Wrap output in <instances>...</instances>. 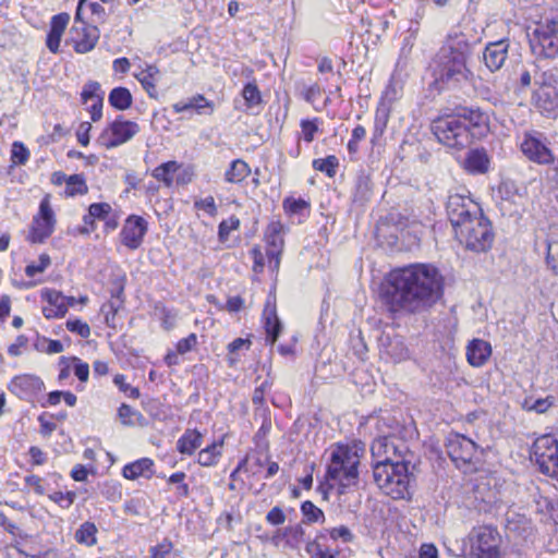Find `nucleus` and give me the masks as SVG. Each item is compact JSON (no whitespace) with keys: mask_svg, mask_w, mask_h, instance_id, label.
<instances>
[{"mask_svg":"<svg viewBox=\"0 0 558 558\" xmlns=\"http://www.w3.org/2000/svg\"><path fill=\"white\" fill-rule=\"evenodd\" d=\"M195 208L206 211L210 216H216L217 207L213 196H207L202 199H197L194 203Z\"/></svg>","mask_w":558,"mask_h":558,"instance_id":"052dcab7","label":"nucleus"},{"mask_svg":"<svg viewBox=\"0 0 558 558\" xmlns=\"http://www.w3.org/2000/svg\"><path fill=\"white\" fill-rule=\"evenodd\" d=\"M186 475L184 472H177L169 476L168 483L177 484V495L179 497H187L190 494V488L186 483H184Z\"/></svg>","mask_w":558,"mask_h":558,"instance_id":"49530a36","label":"nucleus"},{"mask_svg":"<svg viewBox=\"0 0 558 558\" xmlns=\"http://www.w3.org/2000/svg\"><path fill=\"white\" fill-rule=\"evenodd\" d=\"M111 206L108 203H94L89 205L88 213L94 219L105 220L111 213Z\"/></svg>","mask_w":558,"mask_h":558,"instance_id":"864d4df0","label":"nucleus"},{"mask_svg":"<svg viewBox=\"0 0 558 558\" xmlns=\"http://www.w3.org/2000/svg\"><path fill=\"white\" fill-rule=\"evenodd\" d=\"M265 464V460L259 454H253L245 457L238 465V468L232 472L231 476L233 477L236 472L244 471L251 473L252 475H256Z\"/></svg>","mask_w":558,"mask_h":558,"instance_id":"473e14b6","label":"nucleus"},{"mask_svg":"<svg viewBox=\"0 0 558 558\" xmlns=\"http://www.w3.org/2000/svg\"><path fill=\"white\" fill-rule=\"evenodd\" d=\"M100 89V85L97 82H90L86 84L82 92V99L84 104H87L89 100L95 101L97 97V92Z\"/></svg>","mask_w":558,"mask_h":558,"instance_id":"e2e57ef3","label":"nucleus"},{"mask_svg":"<svg viewBox=\"0 0 558 558\" xmlns=\"http://www.w3.org/2000/svg\"><path fill=\"white\" fill-rule=\"evenodd\" d=\"M70 21V15L68 13H61L54 15L51 20L50 32H57L59 34H63L68 23Z\"/></svg>","mask_w":558,"mask_h":558,"instance_id":"bf43d9fd","label":"nucleus"},{"mask_svg":"<svg viewBox=\"0 0 558 558\" xmlns=\"http://www.w3.org/2000/svg\"><path fill=\"white\" fill-rule=\"evenodd\" d=\"M118 414L123 424H132V417L140 415V413L133 410L130 405L123 403L118 410Z\"/></svg>","mask_w":558,"mask_h":558,"instance_id":"774afa93","label":"nucleus"},{"mask_svg":"<svg viewBox=\"0 0 558 558\" xmlns=\"http://www.w3.org/2000/svg\"><path fill=\"white\" fill-rule=\"evenodd\" d=\"M28 149L22 143L14 142L11 150L12 162L16 165H25L28 160Z\"/></svg>","mask_w":558,"mask_h":558,"instance_id":"de8ad7c7","label":"nucleus"},{"mask_svg":"<svg viewBox=\"0 0 558 558\" xmlns=\"http://www.w3.org/2000/svg\"><path fill=\"white\" fill-rule=\"evenodd\" d=\"M533 456L539 471L548 476H558V441L550 435L537 438L533 445Z\"/></svg>","mask_w":558,"mask_h":558,"instance_id":"9d476101","label":"nucleus"},{"mask_svg":"<svg viewBox=\"0 0 558 558\" xmlns=\"http://www.w3.org/2000/svg\"><path fill=\"white\" fill-rule=\"evenodd\" d=\"M97 527L92 522H84L75 532V539L80 544L94 546L97 543Z\"/></svg>","mask_w":558,"mask_h":558,"instance_id":"f704fd0d","label":"nucleus"},{"mask_svg":"<svg viewBox=\"0 0 558 558\" xmlns=\"http://www.w3.org/2000/svg\"><path fill=\"white\" fill-rule=\"evenodd\" d=\"M520 149L531 162L539 166H550L555 162V155L550 148L548 137L535 130L525 131L522 135Z\"/></svg>","mask_w":558,"mask_h":558,"instance_id":"6e6552de","label":"nucleus"},{"mask_svg":"<svg viewBox=\"0 0 558 558\" xmlns=\"http://www.w3.org/2000/svg\"><path fill=\"white\" fill-rule=\"evenodd\" d=\"M546 264L554 274L558 275V236H551L547 242Z\"/></svg>","mask_w":558,"mask_h":558,"instance_id":"ea45409f","label":"nucleus"},{"mask_svg":"<svg viewBox=\"0 0 558 558\" xmlns=\"http://www.w3.org/2000/svg\"><path fill=\"white\" fill-rule=\"evenodd\" d=\"M148 230V222L141 216H129L121 229L120 240L121 243L128 248L137 250L144 240Z\"/></svg>","mask_w":558,"mask_h":558,"instance_id":"dca6fc26","label":"nucleus"},{"mask_svg":"<svg viewBox=\"0 0 558 558\" xmlns=\"http://www.w3.org/2000/svg\"><path fill=\"white\" fill-rule=\"evenodd\" d=\"M242 97L245 101L246 110H251L262 104V94L255 83H247L242 89Z\"/></svg>","mask_w":558,"mask_h":558,"instance_id":"c9c22d12","label":"nucleus"},{"mask_svg":"<svg viewBox=\"0 0 558 558\" xmlns=\"http://www.w3.org/2000/svg\"><path fill=\"white\" fill-rule=\"evenodd\" d=\"M302 513L308 523L324 521V512L312 501H304L301 506Z\"/></svg>","mask_w":558,"mask_h":558,"instance_id":"79ce46f5","label":"nucleus"},{"mask_svg":"<svg viewBox=\"0 0 558 558\" xmlns=\"http://www.w3.org/2000/svg\"><path fill=\"white\" fill-rule=\"evenodd\" d=\"M360 454L355 448L339 445L330 452L326 477L339 486V493L353 487L359 480Z\"/></svg>","mask_w":558,"mask_h":558,"instance_id":"20e7f679","label":"nucleus"},{"mask_svg":"<svg viewBox=\"0 0 558 558\" xmlns=\"http://www.w3.org/2000/svg\"><path fill=\"white\" fill-rule=\"evenodd\" d=\"M197 343V337L195 333L189 335L186 338L179 340L177 343V351L180 354H184L191 351Z\"/></svg>","mask_w":558,"mask_h":558,"instance_id":"0e129e2a","label":"nucleus"},{"mask_svg":"<svg viewBox=\"0 0 558 558\" xmlns=\"http://www.w3.org/2000/svg\"><path fill=\"white\" fill-rule=\"evenodd\" d=\"M442 277L429 264H412L392 270L384 293L395 314H417L430 308L442 295Z\"/></svg>","mask_w":558,"mask_h":558,"instance_id":"f257e3e1","label":"nucleus"},{"mask_svg":"<svg viewBox=\"0 0 558 558\" xmlns=\"http://www.w3.org/2000/svg\"><path fill=\"white\" fill-rule=\"evenodd\" d=\"M138 132L140 125L136 122L118 118L102 132L99 141L106 148H113L129 142Z\"/></svg>","mask_w":558,"mask_h":558,"instance_id":"f8f14e48","label":"nucleus"},{"mask_svg":"<svg viewBox=\"0 0 558 558\" xmlns=\"http://www.w3.org/2000/svg\"><path fill=\"white\" fill-rule=\"evenodd\" d=\"M490 354V344L482 339L472 340L466 348L468 362L475 367L484 365L489 359Z\"/></svg>","mask_w":558,"mask_h":558,"instance_id":"4be33fe9","label":"nucleus"},{"mask_svg":"<svg viewBox=\"0 0 558 558\" xmlns=\"http://www.w3.org/2000/svg\"><path fill=\"white\" fill-rule=\"evenodd\" d=\"M469 46L457 41L445 45L437 54L440 77L447 82H461L469 78L471 72L466 68Z\"/></svg>","mask_w":558,"mask_h":558,"instance_id":"39448f33","label":"nucleus"},{"mask_svg":"<svg viewBox=\"0 0 558 558\" xmlns=\"http://www.w3.org/2000/svg\"><path fill=\"white\" fill-rule=\"evenodd\" d=\"M509 43L506 39L493 41L486 45L483 51V61L490 72L501 69L508 57Z\"/></svg>","mask_w":558,"mask_h":558,"instance_id":"6ab92c4d","label":"nucleus"},{"mask_svg":"<svg viewBox=\"0 0 558 558\" xmlns=\"http://www.w3.org/2000/svg\"><path fill=\"white\" fill-rule=\"evenodd\" d=\"M458 241L473 252H486L492 247L494 232L490 221L481 214L454 231Z\"/></svg>","mask_w":558,"mask_h":558,"instance_id":"0eeeda50","label":"nucleus"},{"mask_svg":"<svg viewBox=\"0 0 558 558\" xmlns=\"http://www.w3.org/2000/svg\"><path fill=\"white\" fill-rule=\"evenodd\" d=\"M121 293H122V290L118 291L116 295L112 294V299L101 306V312L105 315V320H106L107 325H110V318L113 319L118 310L122 305V300L120 299Z\"/></svg>","mask_w":558,"mask_h":558,"instance_id":"a19ab883","label":"nucleus"},{"mask_svg":"<svg viewBox=\"0 0 558 558\" xmlns=\"http://www.w3.org/2000/svg\"><path fill=\"white\" fill-rule=\"evenodd\" d=\"M251 173L248 165L242 160H233L225 173V180L229 183H240Z\"/></svg>","mask_w":558,"mask_h":558,"instance_id":"7c9ffc66","label":"nucleus"},{"mask_svg":"<svg viewBox=\"0 0 558 558\" xmlns=\"http://www.w3.org/2000/svg\"><path fill=\"white\" fill-rule=\"evenodd\" d=\"M89 11L90 16L89 21L93 24H102L107 20V12L104 8V5L97 1L93 0H86V3L82 5V11H80L78 16V7L76 8L75 12V20L84 19L85 12Z\"/></svg>","mask_w":558,"mask_h":558,"instance_id":"c85d7f7f","label":"nucleus"},{"mask_svg":"<svg viewBox=\"0 0 558 558\" xmlns=\"http://www.w3.org/2000/svg\"><path fill=\"white\" fill-rule=\"evenodd\" d=\"M264 327L266 340L274 344L281 331V323L277 316L276 305L270 300H267L264 308Z\"/></svg>","mask_w":558,"mask_h":558,"instance_id":"5701e85b","label":"nucleus"},{"mask_svg":"<svg viewBox=\"0 0 558 558\" xmlns=\"http://www.w3.org/2000/svg\"><path fill=\"white\" fill-rule=\"evenodd\" d=\"M135 77L150 97L156 96V84L159 78V70L156 65H146L145 69L135 74Z\"/></svg>","mask_w":558,"mask_h":558,"instance_id":"cd10ccee","label":"nucleus"},{"mask_svg":"<svg viewBox=\"0 0 558 558\" xmlns=\"http://www.w3.org/2000/svg\"><path fill=\"white\" fill-rule=\"evenodd\" d=\"M301 129L303 140L307 143L313 142L315 133L318 131L316 120H302Z\"/></svg>","mask_w":558,"mask_h":558,"instance_id":"4d7b16f0","label":"nucleus"},{"mask_svg":"<svg viewBox=\"0 0 558 558\" xmlns=\"http://www.w3.org/2000/svg\"><path fill=\"white\" fill-rule=\"evenodd\" d=\"M446 209L453 231L483 214L481 206L470 195L460 193H453L448 196Z\"/></svg>","mask_w":558,"mask_h":558,"instance_id":"1a4fd4ad","label":"nucleus"},{"mask_svg":"<svg viewBox=\"0 0 558 558\" xmlns=\"http://www.w3.org/2000/svg\"><path fill=\"white\" fill-rule=\"evenodd\" d=\"M324 537V533L317 535L316 539L306 544L305 550L311 558H327L331 553L328 549L323 548L319 539Z\"/></svg>","mask_w":558,"mask_h":558,"instance_id":"c03bdc74","label":"nucleus"},{"mask_svg":"<svg viewBox=\"0 0 558 558\" xmlns=\"http://www.w3.org/2000/svg\"><path fill=\"white\" fill-rule=\"evenodd\" d=\"M172 549V543L166 538L150 548V558H170Z\"/></svg>","mask_w":558,"mask_h":558,"instance_id":"09e8293b","label":"nucleus"},{"mask_svg":"<svg viewBox=\"0 0 558 558\" xmlns=\"http://www.w3.org/2000/svg\"><path fill=\"white\" fill-rule=\"evenodd\" d=\"M56 216L50 205V195L41 199L38 214L34 216L28 239L33 243L45 242L54 231Z\"/></svg>","mask_w":558,"mask_h":558,"instance_id":"9b49d317","label":"nucleus"},{"mask_svg":"<svg viewBox=\"0 0 558 558\" xmlns=\"http://www.w3.org/2000/svg\"><path fill=\"white\" fill-rule=\"evenodd\" d=\"M109 104L118 110H126L132 106L131 92L125 87L113 88L108 97Z\"/></svg>","mask_w":558,"mask_h":558,"instance_id":"2f4dec72","label":"nucleus"},{"mask_svg":"<svg viewBox=\"0 0 558 558\" xmlns=\"http://www.w3.org/2000/svg\"><path fill=\"white\" fill-rule=\"evenodd\" d=\"M214 102L207 100L203 95L194 96V111L197 114H211L214 112Z\"/></svg>","mask_w":558,"mask_h":558,"instance_id":"8fccbe9b","label":"nucleus"},{"mask_svg":"<svg viewBox=\"0 0 558 558\" xmlns=\"http://www.w3.org/2000/svg\"><path fill=\"white\" fill-rule=\"evenodd\" d=\"M373 477L377 487L392 499L410 498L409 463L403 460H396L395 463L376 461L373 468Z\"/></svg>","mask_w":558,"mask_h":558,"instance_id":"7ed1b4c3","label":"nucleus"},{"mask_svg":"<svg viewBox=\"0 0 558 558\" xmlns=\"http://www.w3.org/2000/svg\"><path fill=\"white\" fill-rule=\"evenodd\" d=\"M534 56L554 59L558 56V14L536 22L527 34Z\"/></svg>","mask_w":558,"mask_h":558,"instance_id":"423d86ee","label":"nucleus"},{"mask_svg":"<svg viewBox=\"0 0 558 558\" xmlns=\"http://www.w3.org/2000/svg\"><path fill=\"white\" fill-rule=\"evenodd\" d=\"M41 298L48 303L43 308V314L47 319L61 318L66 314L69 306L75 305V298L64 296L61 292L52 289H44Z\"/></svg>","mask_w":558,"mask_h":558,"instance_id":"f3484780","label":"nucleus"},{"mask_svg":"<svg viewBox=\"0 0 558 558\" xmlns=\"http://www.w3.org/2000/svg\"><path fill=\"white\" fill-rule=\"evenodd\" d=\"M338 166V158L333 155H330L326 158H318L313 160V168L317 171L326 173L329 178L336 175Z\"/></svg>","mask_w":558,"mask_h":558,"instance_id":"4c0bfd02","label":"nucleus"},{"mask_svg":"<svg viewBox=\"0 0 558 558\" xmlns=\"http://www.w3.org/2000/svg\"><path fill=\"white\" fill-rule=\"evenodd\" d=\"M74 497H75L74 493H71V492H69V493L58 492V493H54L51 496V499L53 501L58 502L61 507L69 508L73 504Z\"/></svg>","mask_w":558,"mask_h":558,"instance_id":"338daca9","label":"nucleus"},{"mask_svg":"<svg viewBox=\"0 0 558 558\" xmlns=\"http://www.w3.org/2000/svg\"><path fill=\"white\" fill-rule=\"evenodd\" d=\"M239 218L231 216L230 218L222 220L218 227V238L220 242H226L229 239L230 232L239 229Z\"/></svg>","mask_w":558,"mask_h":558,"instance_id":"37998d69","label":"nucleus"},{"mask_svg":"<svg viewBox=\"0 0 558 558\" xmlns=\"http://www.w3.org/2000/svg\"><path fill=\"white\" fill-rule=\"evenodd\" d=\"M536 88H558V72L555 69L536 71L534 74Z\"/></svg>","mask_w":558,"mask_h":558,"instance_id":"72a5a7b5","label":"nucleus"},{"mask_svg":"<svg viewBox=\"0 0 558 558\" xmlns=\"http://www.w3.org/2000/svg\"><path fill=\"white\" fill-rule=\"evenodd\" d=\"M329 534L330 538L333 541L341 539L344 543H350L353 539V534L349 527L344 525H340L338 527H332L326 530Z\"/></svg>","mask_w":558,"mask_h":558,"instance_id":"603ef678","label":"nucleus"},{"mask_svg":"<svg viewBox=\"0 0 558 558\" xmlns=\"http://www.w3.org/2000/svg\"><path fill=\"white\" fill-rule=\"evenodd\" d=\"M179 169L177 161L165 162L153 171V177L158 181L165 182L167 185L172 183V174Z\"/></svg>","mask_w":558,"mask_h":558,"instance_id":"58836bf2","label":"nucleus"},{"mask_svg":"<svg viewBox=\"0 0 558 558\" xmlns=\"http://www.w3.org/2000/svg\"><path fill=\"white\" fill-rule=\"evenodd\" d=\"M66 328L71 332L77 333L82 338H88L90 336V328H89V326L86 323H84V322H82L80 319L68 320L66 322Z\"/></svg>","mask_w":558,"mask_h":558,"instance_id":"6e6d98bb","label":"nucleus"},{"mask_svg":"<svg viewBox=\"0 0 558 558\" xmlns=\"http://www.w3.org/2000/svg\"><path fill=\"white\" fill-rule=\"evenodd\" d=\"M83 222H84V226L77 227L74 230V233H78V234H83V235H88V234H90L96 229L95 219L93 218V216H90L89 213H87L83 217Z\"/></svg>","mask_w":558,"mask_h":558,"instance_id":"69168bd1","label":"nucleus"},{"mask_svg":"<svg viewBox=\"0 0 558 558\" xmlns=\"http://www.w3.org/2000/svg\"><path fill=\"white\" fill-rule=\"evenodd\" d=\"M100 32L96 25L85 22L84 19L75 20L70 29L71 41L77 53H87L92 51L99 39Z\"/></svg>","mask_w":558,"mask_h":558,"instance_id":"4468645a","label":"nucleus"},{"mask_svg":"<svg viewBox=\"0 0 558 558\" xmlns=\"http://www.w3.org/2000/svg\"><path fill=\"white\" fill-rule=\"evenodd\" d=\"M371 451L373 457L380 459L379 461H387L388 463H395V457L398 454V447L395 440L390 437H379L372 444Z\"/></svg>","mask_w":558,"mask_h":558,"instance_id":"b1692460","label":"nucleus"},{"mask_svg":"<svg viewBox=\"0 0 558 558\" xmlns=\"http://www.w3.org/2000/svg\"><path fill=\"white\" fill-rule=\"evenodd\" d=\"M153 460L148 458H143L135 462L126 464L122 470V474L128 480H136L140 476L150 477L153 474Z\"/></svg>","mask_w":558,"mask_h":558,"instance_id":"bb28decb","label":"nucleus"},{"mask_svg":"<svg viewBox=\"0 0 558 558\" xmlns=\"http://www.w3.org/2000/svg\"><path fill=\"white\" fill-rule=\"evenodd\" d=\"M283 207L290 214H301L308 207V203L302 198L288 197L283 202Z\"/></svg>","mask_w":558,"mask_h":558,"instance_id":"3c124183","label":"nucleus"},{"mask_svg":"<svg viewBox=\"0 0 558 558\" xmlns=\"http://www.w3.org/2000/svg\"><path fill=\"white\" fill-rule=\"evenodd\" d=\"M383 352L391 357L395 362H400L409 357V350L404 344L401 337H383L381 338Z\"/></svg>","mask_w":558,"mask_h":558,"instance_id":"393cba45","label":"nucleus"},{"mask_svg":"<svg viewBox=\"0 0 558 558\" xmlns=\"http://www.w3.org/2000/svg\"><path fill=\"white\" fill-rule=\"evenodd\" d=\"M532 100L543 113L550 114L558 108V88H536Z\"/></svg>","mask_w":558,"mask_h":558,"instance_id":"412c9836","label":"nucleus"},{"mask_svg":"<svg viewBox=\"0 0 558 558\" xmlns=\"http://www.w3.org/2000/svg\"><path fill=\"white\" fill-rule=\"evenodd\" d=\"M203 444V434L197 429H186L177 441L181 454L192 456Z\"/></svg>","mask_w":558,"mask_h":558,"instance_id":"a878e982","label":"nucleus"},{"mask_svg":"<svg viewBox=\"0 0 558 558\" xmlns=\"http://www.w3.org/2000/svg\"><path fill=\"white\" fill-rule=\"evenodd\" d=\"M266 241L268 247H276V248H282L283 240L281 239L279 234V226L278 225H271L268 228L267 234H266Z\"/></svg>","mask_w":558,"mask_h":558,"instance_id":"5fc2aeb1","label":"nucleus"},{"mask_svg":"<svg viewBox=\"0 0 558 558\" xmlns=\"http://www.w3.org/2000/svg\"><path fill=\"white\" fill-rule=\"evenodd\" d=\"M87 191L88 189L83 175L73 174L65 180V194L68 196L83 195Z\"/></svg>","mask_w":558,"mask_h":558,"instance_id":"e433bc0d","label":"nucleus"},{"mask_svg":"<svg viewBox=\"0 0 558 558\" xmlns=\"http://www.w3.org/2000/svg\"><path fill=\"white\" fill-rule=\"evenodd\" d=\"M44 383L34 375L15 376L9 384L8 389L20 399H29L41 391Z\"/></svg>","mask_w":558,"mask_h":558,"instance_id":"a211bd4d","label":"nucleus"},{"mask_svg":"<svg viewBox=\"0 0 558 558\" xmlns=\"http://www.w3.org/2000/svg\"><path fill=\"white\" fill-rule=\"evenodd\" d=\"M490 159L486 149L475 148L466 153L463 168L472 174H484L488 171Z\"/></svg>","mask_w":558,"mask_h":558,"instance_id":"aec40b11","label":"nucleus"},{"mask_svg":"<svg viewBox=\"0 0 558 558\" xmlns=\"http://www.w3.org/2000/svg\"><path fill=\"white\" fill-rule=\"evenodd\" d=\"M113 383L119 387L121 391L126 393L130 398L137 399L140 397V390L126 384L125 377L123 375H116L113 378Z\"/></svg>","mask_w":558,"mask_h":558,"instance_id":"13d9d810","label":"nucleus"},{"mask_svg":"<svg viewBox=\"0 0 558 558\" xmlns=\"http://www.w3.org/2000/svg\"><path fill=\"white\" fill-rule=\"evenodd\" d=\"M72 362L74 363V374L81 381H87L89 376V366L87 363L82 362L77 357H72Z\"/></svg>","mask_w":558,"mask_h":558,"instance_id":"680f3d73","label":"nucleus"},{"mask_svg":"<svg viewBox=\"0 0 558 558\" xmlns=\"http://www.w3.org/2000/svg\"><path fill=\"white\" fill-rule=\"evenodd\" d=\"M500 535L490 526H481L475 531L472 550L478 558H499Z\"/></svg>","mask_w":558,"mask_h":558,"instance_id":"2eb2a0df","label":"nucleus"},{"mask_svg":"<svg viewBox=\"0 0 558 558\" xmlns=\"http://www.w3.org/2000/svg\"><path fill=\"white\" fill-rule=\"evenodd\" d=\"M446 447L448 456L458 468L469 466L477 452L476 444L460 434L450 435Z\"/></svg>","mask_w":558,"mask_h":558,"instance_id":"ddd939ff","label":"nucleus"},{"mask_svg":"<svg viewBox=\"0 0 558 558\" xmlns=\"http://www.w3.org/2000/svg\"><path fill=\"white\" fill-rule=\"evenodd\" d=\"M51 264L50 256L48 254H41L38 263L29 264L25 267V274L27 277H34L37 274L44 272Z\"/></svg>","mask_w":558,"mask_h":558,"instance_id":"a18cd8bd","label":"nucleus"},{"mask_svg":"<svg viewBox=\"0 0 558 558\" xmlns=\"http://www.w3.org/2000/svg\"><path fill=\"white\" fill-rule=\"evenodd\" d=\"M223 446V439L215 441L206 448L202 449L197 456V462L202 466H214L218 463L221 457V448Z\"/></svg>","mask_w":558,"mask_h":558,"instance_id":"c756f323","label":"nucleus"},{"mask_svg":"<svg viewBox=\"0 0 558 558\" xmlns=\"http://www.w3.org/2000/svg\"><path fill=\"white\" fill-rule=\"evenodd\" d=\"M487 126L486 113L480 109L464 108L457 114L433 121L432 131L439 143L460 150L468 147L473 138L484 135Z\"/></svg>","mask_w":558,"mask_h":558,"instance_id":"f03ea898","label":"nucleus"}]
</instances>
